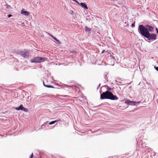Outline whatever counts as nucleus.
<instances>
[{
	"label": "nucleus",
	"instance_id": "obj_17",
	"mask_svg": "<svg viewBox=\"0 0 158 158\" xmlns=\"http://www.w3.org/2000/svg\"><path fill=\"white\" fill-rule=\"evenodd\" d=\"M33 153H32L31 154V157H30V158H32L33 157Z\"/></svg>",
	"mask_w": 158,
	"mask_h": 158
},
{
	"label": "nucleus",
	"instance_id": "obj_19",
	"mask_svg": "<svg viewBox=\"0 0 158 158\" xmlns=\"http://www.w3.org/2000/svg\"><path fill=\"white\" fill-rule=\"evenodd\" d=\"M156 32L158 34V29L157 28H156Z\"/></svg>",
	"mask_w": 158,
	"mask_h": 158
},
{
	"label": "nucleus",
	"instance_id": "obj_21",
	"mask_svg": "<svg viewBox=\"0 0 158 158\" xmlns=\"http://www.w3.org/2000/svg\"><path fill=\"white\" fill-rule=\"evenodd\" d=\"M104 51H105V50H103V51H102V53H103L104 52Z\"/></svg>",
	"mask_w": 158,
	"mask_h": 158
},
{
	"label": "nucleus",
	"instance_id": "obj_9",
	"mask_svg": "<svg viewBox=\"0 0 158 158\" xmlns=\"http://www.w3.org/2000/svg\"><path fill=\"white\" fill-rule=\"evenodd\" d=\"M23 108V105L21 104L20 105L19 107H16L15 109L17 110H22Z\"/></svg>",
	"mask_w": 158,
	"mask_h": 158
},
{
	"label": "nucleus",
	"instance_id": "obj_16",
	"mask_svg": "<svg viewBox=\"0 0 158 158\" xmlns=\"http://www.w3.org/2000/svg\"><path fill=\"white\" fill-rule=\"evenodd\" d=\"M155 68L156 69V70H157V71H158V67H156V66H155Z\"/></svg>",
	"mask_w": 158,
	"mask_h": 158
},
{
	"label": "nucleus",
	"instance_id": "obj_11",
	"mask_svg": "<svg viewBox=\"0 0 158 158\" xmlns=\"http://www.w3.org/2000/svg\"><path fill=\"white\" fill-rule=\"evenodd\" d=\"M85 29L86 31H87V32L90 31L91 30V28H89L87 26L85 27Z\"/></svg>",
	"mask_w": 158,
	"mask_h": 158
},
{
	"label": "nucleus",
	"instance_id": "obj_2",
	"mask_svg": "<svg viewBox=\"0 0 158 158\" xmlns=\"http://www.w3.org/2000/svg\"><path fill=\"white\" fill-rule=\"evenodd\" d=\"M138 30H139V32L142 35H143V33L148 31L149 32H152L154 30V28L152 26L149 25H146V27H145L143 25H140L139 26L138 28Z\"/></svg>",
	"mask_w": 158,
	"mask_h": 158
},
{
	"label": "nucleus",
	"instance_id": "obj_8",
	"mask_svg": "<svg viewBox=\"0 0 158 158\" xmlns=\"http://www.w3.org/2000/svg\"><path fill=\"white\" fill-rule=\"evenodd\" d=\"M21 13L26 16H28L30 15L29 12L27 11H25L24 9H23L21 10Z\"/></svg>",
	"mask_w": 158,
	"mask_h": 158
},
{
	"label": "nucleus",
	"instance_id": "obj_1",
	"mask_svg": "<svg viewBox=\"0 0 158 158\" xmlns=\"http://www.w3.org/2000/svg\"><path fill=\"white\" fill-rule=\"evenodd\" d=\"M100 98L102 99H107L111 100H117L118 99L116 96L114 95L111 92L108 90L101 94Z\"/></svg>",
	"mask_w": 158,
	"mask_h": 158
},
{
	"label": "nucleus",
	"instance_id": "obj_7",
	"mask_svg": "<svg viewBox=\"0 0 158 158\" xmlns=\"http://www.w3.org/2000/svg\"><path fill=\"white\" fill-rule=\"evenodd\" d=\"M75 2L77 3L78 5H79L83 8H84L85 9H88V8L87 5L85 3L82 2L79 3L78 1L77 0L76 1V2Z\"/></svg>",
	"mask_w": 158,
	"mask_h": 158
},
{
	"label": "nucleus",
	"instance_id": "obj_14",
	"mask_svg": "<svg viewBox=\"0 0 158 158\" xmlns=\"http://www.w3.org/2000/svg\"><path fill=\"white\" fill-rule=\"evenodd\" d=\"M23 110L25 112H27L28 111V109L26 108H23Z\"/></svg>",
	"mask_w": 158,
	"mask_h": 158
},
{
	"label": "nucleus",
	"instance_id": "obj_20",
	"mask_svg": "<svg viewBox=\"0 0 158 158\" xmlns=\"http://www.w3.org/2000/svg\"><path fill=\"white\" fill-rule=\"evenodd\" d=\"M49 34L53 38V37H54L51 34Z\"/></svg>",
	"mask_w": 158,
	"mask_h": 158
},
{
	"label": "nucleus",
	"instance_id": "obj_13",
	"mask_svg": "<svg viewBox=\"0 0 158 158\" xmlns=\"http://www.w3.org/2000/svg\"><path fill=\"white\" fill-rule=\"evenodd\" d=\"M57 121H58V120H55V121H52L50 122L49 123V124L50 125H51V124H53L54 123H55L57 122Z\"/></svg>",
	"mask_w": 158,
	"mask_h": 158
},
{
	"label": "nucleus",
	"instance_id": "obj_12",
	"mask_svg": "<svg viewBox=\"0 0 158 158\" xmlns=\"http://www.w3.org/2000/svg\"><path fill=\"white\" fill-rule=\"evenodd\" d=\"M53 39L54 40H55L57 42H58L59 44H61V42L59 40L57 39H56V37H54L53 38Z\"/></svg>",
	"mask_w": 158,
	"mask_h": 158
},
{
	"label": "nucleus",
	"instance_id": "obj_15",
	"mask_svg": "<svg viewBox=\"0 0 158 158\" xmlns=\"http://www.w3.org/2000/svg\"><path fill=\"white\" fill-rule=\"evenodd\" d=\"M135 22H134V23H133L132 24V25H131V27H135Z\"/></svg>",
	"mask_w": 158,
	"mask_h": 158
},
{
	"label": "nucleus",
	"instance_id": "obj_4",
	"mask_svg": "<svg viewBox=\"0 0 158 158\" xmlns=\"http://www.w3.org/2000/svg\"><path fill=\"white\" fill-rule=\"evenodd\" d=\"M46 58L45 57H37L34 58L31 60V63H40L44 61Z\"/></svg>",
	"mask_w": 158,
	"mask_h": 158
},
{
	"label": "nucleus",
	"instance_id": "obj_3",
	"mask_svg": "<svg viewBox=\"0 0 158 158\" xmlns=\"http://www.w3.org/2000/svg\"><path fill=\"white\" fill-rule=\"evenodd\" d=\"M143 33V35H142L148 39V40H155L156 39V35L155 34H150L149 32H146Z\"/></svg>",
	"mask_w": 158,
	"mask_h": 158
},
{
	"label": "nucleus",
	"instance_id": "obj_5",
	"mask_svg": "<svg viewBox=\"0 0 158 158\" xmlns=\"http://www.w3.org/2000/svg\"><path fill=\"white\" fill-rule=\"evenodd\" d=\"M140 102V101L138 102L131 101L129 100H127L125 102V103L127 104H128L131 105H135L136 104L139 103Z\"/></svg>",
	"mask_w": 158,
	"mask_h": 158
},
{
	"label": "nucleus",
	"instance_id": "obj_6",
	"mask_svg": "<svg viewBox=\"0 0 158 158\" xmlns=\"http://www.w3.org/2000/svg\"><path fill=\"white\" fill-rule=\"evenodd\" d=\"M21 56L24 58H27L29 56V53L27 51H22L20 52Z\"/></svg>",
	"mask_w": 158,
	"mask_h": 158
},
{
	"label": "nucleus",
	"instance_id": "obj_18",
	"mask_svg": "<svg viewBox=\"0 0 158 158\" xmlns=\"http://www.w3.org/2000/svg\"><path fill=\"white\" fill-rule=\"evenodd\" d=\"M8 16V17H10L12 16V15L11 14H9Z\"/></svg>",
	"mask_w": 158,
	"mask_h": 158
},
{
	"label": "nucleus",
	"instance_id": "obj_10",
	"mask_svg": "<svg viewBox=\"0 0 158 158\" xmlns=\"http://www.w3.org/2000/svg\"><path fill=\"white\" fill-rule=\"evenodd\" d=\"M43 84L46 87L48 88H54V87L52 85H45L44 82H43Z\"/></svg>",
	"mask_w": 158,
	"mask_h": 158
},
{
	"label": "nucleus",
	"instance_id": "obj_22",
	"mask_svg": "<svg viewBox=\"0 0 158 158\" xmlns=\"http://www.w3.org/2000/svg\"><path fill=\"white\" fill-rule=\"evenodd\" d=\"M73 1H74V2H76V0H73Z\"/></svg>",
	"mask_w": 158,
	"mask_h": 158
}]
</instances>
